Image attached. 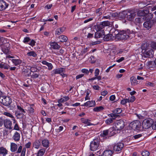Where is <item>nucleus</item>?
Returning <instances> with one entry per match:
<instances>
[{"instance_id": "1", "label": "nucleus", "mask_w": 156, "mask_h": 156, "mask_svg": "<svg viewBox=\"0 0 156 156\" xmlns=\"http://www.w3.org/2000/svg\"><path fill=\"white\" fill-rule=\"evenodd\" d=\"M129 31L127 30V31L124 30L120 31L119 32L115 30L114 32L115 34L116 35V37L119 39L126 40L128 39L130 37V34Z\"/></svg>"}, {"instance_id": "52", "label": "nucleus", "mask_w": 156, "mask_h": 156, "mask_svg": "<svg viewBox=\"0 0 156 156\" xmlns=\"http://www.w3.org/2000/svg\"><path fill=\"white\" fill-rule=\"evenodd\" d=\"M46 65L48 66L49 70H51L52 69L53 66L51 63L48 62Z\"/></svg>"}, {"instance_id": "36", "label": "nucleus", "mask_w": 156, "mask_h": 156, "mask_svg": "<svg viewBox=\"0 0 156 156\" xmlns=\"http://www.w3.org/2000/svg\"><path fill=\"white\" fill-rule=\"evenodd\" d=\"M138 123V121H136L131 122L130 124V126H131L132 129H135L137 128V125Z\"/></svg>"}, {"instance_id": "32", "label": "nucleus", "mask_w": 156, "mask_h": 156, "mask_svg": "<svg viewBox=\"0 0 156 156\" xmlns=\"http://www.w3.org/2000/svg\"><path fill=\"white\" fill-rule=\"evenodd\" d=\"M126 10L122 12H120L118 16L122 19L126 18Z\"/></svg>"}, {"instance_id": "40", "label": "nucleus", "mask_w": 156, "mask_h": 156, "mask_svg": "<svg viewBox=\"0 0 156 156\" xmlns=\"http://www.w3.org/2000/svg\"><path fill=\"white\" fill-rule=\"evenodd\" d=\"M102 8H100L96 10L95 12L97 16H100L102 14Z\"/></svg>"}, {"instance_id": "11", "label": "nucleus", "mask_w": 156, "mask_h": 156, "mask_svg": "<svg viewBox=\"0 0 156 156\" xmlns=\"http://www.w3.org/2000/svg\"><path fill=\"white\" fill-rule=\"evenodd\" d=\"M9 5L3 0H0V11H2L7 8Z\"/></svg>"}, {"instance_id": "3", "label": "nucleus", "mask_w": 156, "mask_h": 156, "mask_svg": "<svg viewBox=\"0 0 156 156\" xmlns=\"http://www.w3.org/2000/svg\"><path fill=\"white\" fill-rule=\"evenodd\" d=\"M116 133L114 131V128L112 127L108 129H106L103 131L100 136L103 137H106L107 136H111L114 135Z\"/></svg>"}, {"instance_id": "25", "label": "nucleus", "mask_w": 156, "mask_h": 156, "mask_svg": "<svg viewBox=\"0 0 156 156\" xmlns=\"http://www.w3.org/2000/svg\"><path fill=\"white\" fill-rule=\"evenodd\" d=\"M81 121L83 123L87 124V126H91L93 125L92 123L90 122V120L89 119L82 118L81 119Z\"/></svg>"}, {"instance_id": "59", "label": "nucleus", "mask_w": 156, "mask_h": 156, "mask_svg": "<svg viewBox=\"0 0 156 156\" xmlns=\"http://www.w3.org/2000/svg\"><path fill=\"white\" fill-rule=\"evenodd\" d=\"M108 116L109 117H111L112 118H113V117H114L115 118H116L117 117L118 115L115 114L114 113H111V114H109L108 115Z\"/></svg>"}, {"instance_id": "45", "label": "nucleus", "mask_w": 156, "mask_h": 156, "mask_svg": "<svg viewBox=\"0 0 156 156\" xmlns=\"http://www.w3.org/2000/svg\"><path fill=\"white\" fill-rule=\"evenodd\" d=\"M127 102H129V99H124L121 100V103L122 104L124 105L126 104Z\"/></svg>"}, {"instance_id": "62", "label": "nucleus", "mask_w": 156, "mask_h": 156, "mask_svg": "<svg viewBox=\"0 0 156 156\" xmlns=\"http://www.w3.org/2000/svg\"><path fill=\"white\" fill-rule=\"evenodd\" d=\"M22 147L21 146H20L18 147L16 153H21L22 151Z\"/></svg>"}, {"instance_id": "24", "label": "nucleus", "mask_w": 156, "mask_h": 156, "mask_svg": "<svg viewBox=\"0 0 156 156\" xmlns=\"http://www.w3.org/2000/svg\"><path fill=\"white\" fill-rule=\"evenodd\" d=\"M49 142L47 139H44L42 140V144L44 147L47 148L49 146Z\"/></svg>"}, {"instance_id": "37", "label": "nucleus", "mask_w": 156, "mask_h": 156, "mask_svg": "<svg viewBox=\"0 0 156 156\" xmlns=\"http://www.w3.org/2000/svg\"><path fill=\"white\" fill-rule=\"evenodd\" d=\"M104 109V108L102 106L99 107H96L94 108L93 110L96 112H99L103 110Z\"/></svg>"}, {"instance_id": "61", "label": "nucleus", "mask_w": 156, "mask_h": 156, "mask_svg": "<svg viewBox=\"0 0 156 156\" xmlns=\"http://www.w3.org/2000/svg\"><path fill=\"white\" fill-rule=\"evenodd\" d=\"M99 70L98 69H96L94 72L95 76H98L99 75Z\"/></svg>"}, {"instance_id": "31", "label": "nucleus", "mask_w": 156, "mask_h": 156, "mask_svg": "<svg viewBox=\"0 0 156 156\" xmlns=\"http://www.w3.org/2000/svg\"><path fill=\"white\" fill-rule=\"evenodd\" d=\"M45 150L44 149H41L36 154V156H43L45 152Z\"/></svg>"}, {"instance_id": "38", "label": "nucleus", "mask_w": 156, "mask_h": 156, "mask_svg": "<svg viewBox=\"0 0 156 156\" xmlns=\"http://www.w3.org/2000/svg\"><path fill=\"white\" fill-rule=\"evenodd\" d=\"M3 115L8 117L12 118V119L14 121V122H15V120L14 119V116L11 114L9 112H5L3 113Z\"/></svg>"}, {"instance_id": "47", "label": "nucleus", "mask_w": 156, "mask_h": 156, "mask_svg": "<svg viewBox=\"0 0 156 156\" xmlns=\"http://www.w3.org/2000/svg\"><path fill=\"white\" fill-rule=\"evenodd\" d=\"M5 119L2 117H0V126H1L4 124Z\"/></svg>"}, {"instance_id": "14", "label": "nucleus", "mask_w": 156, "mask_h": 156, "mask_svg": "<svg viewBox=\"0 0 156 156\" xmlns=\"http://www.w3.org/2000/svg\"><path fill=\"white\" fill-rule=\"evenodd\" d=\"M154 52L152 49L148 51H145L144 53V55L146 57H152L153 56Z\"/></svg>"}, {"instance_id": "29", "label": "nucleus", "mask_w": 156, "mask_h": 156, "mask_svg": "<svg viewBox=\"0 0 156 156\" xmlns=\"http://www.w3.org/2000/svg\"><path fill=\"white\" fill-rule=\"evenodd\" d=\"M144 19V17H140L136 18L134 21V23L136 25H139L142 23V19Z\"/></svg>"}, {"instance_id": "53", "label": "nucleus", "mask_w": 156, "mask_h": 156, "mask_svg": "<svg viewBox=\"0 0 156 156\" xmlns=\"http://www.w3.org/2000/svg\"><path fill=\"white\" fill-rule=\"evenodd\" d=\"M151 48L154 49H156V42H152L151 43Z\"/></svg>"}, {"instance_id": "12", "label": "nucleus", "mask_w": 156, "mask_h": 156, "mask_svg": "<svg viewBox=\"0 0 156 156\" xmlns=\"http://www.w3.org/2000/svg\"><path fill=\"white\" fill-rule=\"evenodd\" d=\"M52 72L53 73L51 74L52 76H53L57 74H60V75L61 73L65 72V69L63 68L56 69L53 70Z\"/></svg>"}, {"instance_id": "15", "label": "nucleus", "mask_w": 156, "mask_h": 156, "mask_svg": "<svg viewBox=\"0 0 156 156\" xmlns=\"http://www.w3.org/2000/svg\"><path fill=\"white\" fill-rule=\"evenodd\" d=\"M95 105V102L94 101H89L85 103L83 105H82V106H86L87 107H94Z\"/></svg>"}, {"instance_id": "54", "label": "nucleus", "mask_w": 156, "mask_h": 156, "mask_svg": "<svg viewBox=\"0 0 156 156\" xmlns=\"http://www.w3.org/2000/svg\"><path fill=\"white\" fill-rule=\"evenodd\" d=\"M35 43L36 42L34 40H32L30 42L28 43V44L31 46L33 47L35 45Z\"/></svg>"}, {"instance_id": "63", "label": "nucleus", "mask_w": 156, "mask_h": 156, "mask_svg": "<svg viewBox=\"0 0 156 156\" xmlns=\"http://www.w3.org/2000/svg\"><path fill=\"white\" fill-rule=\"evenodd\" d=\"M101 42L99 41H97L94 42H93L91 43V44L92 45H94L97 44H100Z\"/></svg>"}, {"instance_id": "51", "label": "nucleus", "mask_w": 156, "mask_h": 156, "mask_svg": "<svg viewBox=\"0 0 156 156\" xmlns=\"http://www.w3.org/2000/svg\"><path fill=\"white\" fill-rule=\"evenodd\" d=\"M81 71L82 73L86 74L88 75L89 74V71L86 69H82Z\"/></svg>"}, {"instance_id": "17", "label": "nucleus", "mask_w": 156, "mask_h": 156, "mask_svg": "<svg viewBox=\"0 0 156 156\" xmlns=\"http://www.w3.org/2000/svg\"><path fill=\"white\" fill-rule=\"evenodd\" d=\"M51 48L54 49H58L60 48V46L57 43L53 42L50 43Z\"/></svg>"}, {"instance_id": "58", "label": "nucleus", "mask_w": 156, "mask_h": 156, "mask_svg": "<svg viewBox=\"0 0 156 156\" xmlns=\"http://www.w3.org/2000/svg\"><path fill=\"white\" fill-rule=\"evenodd\" d=\"M31 145V143L30 142H28L25 145V147L27 148H29L30 147Z\"/></svg>"}, {"instance_id": "49", "label": "nucleus", "mask_w": 156, "mask_h": 156, "mask_svg": "<svg viewBox=\"0 0 156 156\" xmlns=\"http://www.w3.org/2000/svg\"><path fill=\"white\" fill-rule=\"evenodd\" d=\"M26 147H23L22 149L21 154L20 156H25L26 151Z\"/></svg>"}, {"instance_id": "48", "label": "nucleus", "mask_w": 156, "mask_h": 156, "mask_svg": "<svg viewBox=\"0 0 156 156\" xmlns=\"http://www.w3.org/2000/svg\"><path fill=\"white\" fill-rule=\"evenodd\" d=\"M17 108L21 112H22L24 113H26L25 111L21 106L19 105H17Z\"/></svg>"}, {"instance_id": "41", "label": "nucleus", "mask_w": 156, "mask_h": 156, "mask_svg": "<svg viewBox=\"0 0 156 156\" xmlns=\"http://www.w3.org/2000/svg\"><path fill=\"white\" fill-rule=\"evenodd\" d=\"M32 105H31L29 107L27 108V111H28V112H29L30 114H33L34 112V109L31 106Z\"/></svg>"}, {"instance_id": "9", "label": "nucleus", "mask_w": 156, "mask_h": 156, "mask_svg": "<svg viewBox=\"0 0 156 156\" xmlns=\"http://www.w3.org/2000/svg\"><path fill=\"white\" fill-rule=\"evenodd\" d=\"M124 146V144L122 142H119L115 144L113 147V150L115 151H120Z\"/></svg>"}, {"instance_id": "27", "label": "nucleus", "mask_w": 156, "mask_h": 156, "mask_svg": "<svg viewBox=\"0 0 156 156\" xmlns=\"http://www.w3.org/2000/svg\"><path fill=\"white\" fill-rule=\"evenodd\" d=\"M8 151L3 147H0V154L5 156L7 154Z\"/></svg>"}, {"instance_id": "64", "label": "nucleus", "mask_w": 156, "mask_h": 156, "mask_svg": "<svg viewBox=\"0 0 156 156\" xmlns=\"http://www.w3.org/2000/svg\"><path fill=\"white\" fill-rule=\"evenodd\" d=\"M39 74L35 73H33L32 75V77L33 78H36L38 77Z\"/></svg>"}, {"instance_id": "35", "label": "nucleus", "mask_w": 156, "mask_h": 156, "mask_svg": "<svg viewBox=\"0 0 156 156\" xmlns=\"http://www.w3.org/2000/svg\"><path fill=\"white\" fill-rule=\"evenodd\" d=\"M115 119V118H109L107 119L105 121V123L108 125H109L111 124L112 123L113 121Z\"/></svg>"}, {"instance_id": "7", "label": "nucleus", "mask_w": 156, "mask_h": 156, "mask_svg": "<svg viewBox=\"0 0 156 156\" xmlns=\"http://www.w3.org/2000/svg\"><path fill=\"white\" fill-rule=\"evenodd\" d=\"M126 18L129 21H132L135 17L136 13L133 10H126Z\"/></svg>"}, {"instance_id": "46", "label": "nucleus", "mask_w": 156, "mask_h": 156, "mask_svg": "<svg viewBox=\"0 0 156 156\" xmlns=\"http://www.w3.org/2000/svg\"><path fill=\"white\" fill-rule=\"evenodd\" d=\"M137 15L138 16L142 17L145 15V12L143 11H139L138 12Z\"/></svg>"}, {"instance_id": "22", "label": "nucleus", "mask_w": 156, "mask_h": 156, "mask_svg": "<svg viewBox=\"0 0 156 156\" xmlns=\"http://www.w3.org/2000/svg\"><path fill=\"white\" fill-rule=\"evenodd\" d=\"M41 145L40 140H35L33 143V147L36 149H38Z\"/></svg>"}, {"instance_id": "4", "label": "nucleus", "mask_w": 156, "mask_h": 156, "mask_svg": "<svg viewBox=\"0 0 156 156\" xmlns=\"http://www.w3.org/2000/svg\"><path fill=\"white\" fill-rule=\"evenodd\" d=\"M0 102L3 105L8 106L12 102L11 99L9 97L0 96Z\"/></svg>"}, {"instance_id": "44", "label": "nucleus", "mask_w": 156, "mask_h": 156, "mask_svg": "<svg viewBox=\"0 0 156 156\" xmlns=\"http://www.w3.org/2000/svg\"><path fill=\"white\" fill-rule=\"evenodd\" d=\"M2 52L5 54H7L9 52V49L7 47H3L2 48Z\"/></svg>"}, {"instance_id": "33", "label": "nucleus", "mask_w": 156, "mask_h": 156, "mask_svg": "<svg viewBox=\"0 0 156 156\" xmlns=\"http://www.w3.org/2000/svg\"><path fill=\"white\" fill-rule=\"evenodd\" d=\"M59 39H60V41L61 42H66L67 39V37L65 35H61L59 36Z\"/></svg>"}, {"instance_id": "20", "label": "nucleus", "mask_w": 156, "mask_h": 156, "mask_svg": "<svg viewBox=\"0 0 156 156\" xmlns=\"http://www.w3.org/2000/svg\"><path fill=\"white\" fill-rule=\"evenodd\" d=\"M12 139L16 141H19L20 139V134L19 133L16 131L12 137Z\"/></svg>"}, {"instance_id": "8", "label": "nucleus", "mask_w": 156, "mask_h": 156, "mask_svg": "<svg viewBox=\"0 0 156 156\" xmlns=\"http://www.w3.org/2000/svg\"><path fill=\"white\" fill-rule=\"evenodd\" d=\"M99 141L97 140H94L90 143V149L92 151H94L97 150L99 147Z\"/></svg>"}, {"instance_id": "50", "label": "nucleus", "mask_w": 156, "mask_h": 156, "mask_svg": "<svg viewBox=\"0 0 156 156\" xmlns=\"http://www.w3.org/2000/svg\"><path fill=\"white\" fill-rule=\"evenodd\" d=\"M30 40V39L29 37H26L24 38L23 41L24 43H27L29 42Z\"/></svg>"}, {"instance_id": "34", "label": "nucleus", "mask_w": 156, "mask_h": 156, "mask_svg": "<svg viewBox=\"0 0 156 156\" xmlns=\"http://www.w3.org/2000/svg\"><path fill=\"white\" fill-rule=\"evenodd\" d=\"M27 55L29 56H32L33 57H36L37 56V54L34 51H32L27 53Z\"/></svg>"}, {"instance_id": "13", "label": "nucleus", "mask_w": 156, "mask_h": 156, "mask_svg": "<svg viewBox=\"0 0 156 156\" xmlns=\"http://www.w3.org/2000/svg\"><path fill=\"white\" fill-rule=\"evenodd\" d=\"M146 65L147 67L150 70H152L156 67V65L154 61H149L147 62L146 63Z\"/></svg>"}, {"instance_id": "43", "label": "nucleus", "mask_w": 156, "mask_h": 156, "mask_svg": "<svg viewBox=\"0 0 156 156\" xmlns=\"http://www.w3.org/2000/svg\"><path fill=\"white\" fill-rule=\"evenodd\" d=\"M99 31H97V32L95 33L94 36L95 38H99L101 37L102 34Z\"/></svg>"}, {"instance_id": "2", "label": "nucleus", "mask_w": 156, "mask_h": 156, "mask_svg": "<svg viewBox=\"0 0 156 156\" xmlns=\"http://www.w3.org/2000/svg\"><path fill=\"white\" fill-rule=\"evenodd\" d=\"M125 123L122 120L117 121L115 123V126L112 127L114 128V131L116 133H119L120 130L124 128Z\"/></svg>"}, {"instance_id": "6", "label": "nucleus", "mask_w": 156, "mask_h": 156, "mask_svg": "<svg viewBox=\"0 0 156 156\" xmlns=\"http://www.w3.org/2000/svg\"><path fill=\"white\" fill-rule=\"evenodd\" d=\"M111 24L110 22L108 21H104L100 23L95 27L97 31H103L105 27L109 26Z\"/></svg>"}, {"instance_id": "21", "label": "nucleus", "mask_w": 156, "mask_h": 156, "mask_svg": "<svg viewBox=\"0 0 156 156\" xmlns=\"http://www.w3.org/2000/svg\"><path fill=\"white\" fill-rule=\"evenodd\" d=\"M114 36L111 34H108L105 36L104 37L103 39L104 41H109L113 40Z\"/></svg>"}, {"instance_id": "16", "label": "nucleus", "mask_w": 156, "mask_h": 156, "mask_svg": "<svg viewBox=\"0 0 156 156\" xmlns=\"http://www.w3.org/2000/svg\"><path fill=\"white\" fill-rule=\"evenodd\" d=\"M12 124V122L10 120L7 119H5L4 123V125L6 128L11 129V126Z\"/></svg>"}, {"instance_id": "30", "label": "nucleus", "mask_w": 156, "mask_h": 156, "mask_svg": "<svg viewBox=\"0 0 156 156\" xmlns=\"http://www.w3.org/2000/svg\"><path fill=\"white\" fill-rule=\"evenodd\" d=\"M130 81L132 86H135L138 83V81L134 76H133L130 78Z\"/></svg>"}, {"instance_id": "26", "label": "nucleus", "mask_w": 156, "mask_h": 156, "mask_svg": "<svg viewBox=\"0 0 156 156\" xmlns=\"http://www.w3.org/2000/svg\"><path fill=\"white\" fill-rule=\"evenodd\" d=\"M65 30V28L64 27H62L59 28L57 29L55 31V35H60Z\"/></svg>"}, {"instance_id": "57", "label": "nucleus", "mask_w": 156, "mask_h": 156, "mask_svg": "<svg viewBox=\"0 0 156 156\" xmlns=\"http://www.w3.org/2000/svg\"><path fill=\"white\" fill-rule=\"evenodd\" d=\"M129 102H133L135 100V98L134 96H132L130 98H129Z\"/></svg>"}, {"instance_id": "56", "label": "nucleus", "mask_w": 156, "mask_h": 156, "mask_svg": "<svg viewBox=\"0 0 156 156\" xmlns=\"http://www.w3.org/2000/svg\"><path fill=\"white\" fill-rule=\"evenodd\" d=\"M89 29L88 28H85L83 29V32L85 34H88L89 32Z\"/></svg>"}, {"instance_id": "18", "label": "nucleus", "mask_w": 156, "mask_h": 156, "mask_svg": "<svg viewBox=\"0 0 156 156\" xmlns=\"http://www.w3.org/2000/svg\"><path fill=\"white\" fill-rule=\"evenodd\" d=\"M116 14L107 13L104 15L102 17V19H110L112 17H115L116 16Z\"/></svg>"}, {"instance_id": "5", "label": "nucleus", "mask_w": 156, "mask_h": 156, "mask_svg": "<svg viewBox=\"0 0 156 156\" xmlns=\"http://www.w3.org/2000/svg\"><path fill=\"white\" fill-rule=\"evenodd\" d=\"M153 121L151 118H148L145 119L142 123V127L143 129H147L150 128L153 123Z\"/></svg>"}, {"instance_id": "60", "label": "nucleus", "mask_w": 156, "mask_h": 156, "mask_svg": "<svg viewBox=\"0 0 156 156\" xmlns=\"http://www.w3.org/2000/svg\"><path fill=\"white\" fill-rule=\"evenodd\" d=\"M84 76V74H80L77 75L76 77V80H78L82 77Z\"/></svg>"}, {"instance_id": "55", "label": "nucleus", "mask_w": 156, "mask_h": 156, "mask_svg": "<svg viewBox=\"0 0 156 156\" xmlns=\"http://www.w3.org/2000/svg\"><path fill=\"white\" fill-rule=\"evenodd\" d=\"M142 136V134H138L133 136V137L135 139H137L140 137Z\"/></svg>"}, {"instance_id": "42", "label": "nucleus", "mask_w": 156, "mask_h": 156, "mask_svg": "<svg viewBox=\"0 0 156 156\" xmlns=\"http://www.w3.org/2000/svg\"><path fill=\"white\" fill-rule=\"evenodd\" d=\"M142 156H149L150 155V153L148 151L144 150L141 153Z\"/></svg>"}, {"instance_id": "39", "label": "nucleus", "mask_w": 156, "mask_h": 156, "mask_svg": "<svg viewBox=\"0 0 156 156\" xmlns=\"http://www.w3.org/2000/svg\"><path fill=\"white\" fill-rule=\"evenodd\" d=\"M122 112V110L121 108H118L112 110V112L115 114L120 113Z\"/></svg>"}, {"instance_id": "19", "label": "nucleus", "mask_w": 156, "mask_h": 156, "mask_svg": "<svg viewBox=\"0 0 156 156\" xmlns=\"http://www.w3.org/2000/svg\"><path fill=\"white\" fill-rule=\"evenodd\" d=\"M17 149V145L14 143H11L10 144V150L12 152L16 151Z\"/></svg>"}, {"instance_id": "23", "label": "nucleus", "mask_w": 156, "mask_h": 156, "mask_svg": "<svg viewBox=\"0 0 156 156\" xmlns=\"http://www.w3.org/2000/svg\"><path fill=\"white\" fill-rule=\"evenodd\" d=\"M11 61L15 66H17L18 65H20L22 62V61L19 59H11Z\"/></svg>"}, {"instance_id": "10", "label": "nucleus", "mask_w": 156, "mask_h": 156, "mask_svg": "<svg viewBox=\"0 0 156 156\" xmlns=\"http://www.w3.org/2000/svg\"><path fill=\"white\" fill-rule=\"evenodd\" d=\"M154 23V21L153 20H150L144 22L143 24V26L147 29L149 30L152 27Z\"/></svg>"}, {"instance_id": "28", "label": "nucleus", "mask_w": 156, "mask_h": 156, "mask_svg": "<svg viewBox=\"0 0 156 156\" xmlns=\"http://www.w3.org/2000/svg\"><path fill=\"white\" fill-rule=\"evenodd\" d=\"M15 114L17 119H20L23 118L24 117L23 113L22 112L16 111L15 112Z\"/></svg>"}]
</instances>
